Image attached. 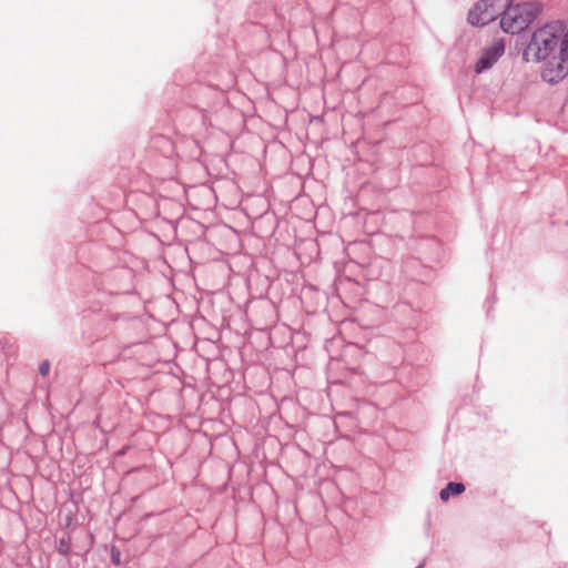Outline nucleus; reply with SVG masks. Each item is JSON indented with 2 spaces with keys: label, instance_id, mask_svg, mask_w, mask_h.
Returning a JSON list of instances; mask_svg holds the SVG:
<instances>
[{
  "label": "nucleus",
  "instance_id": "1a4fd4ad",
  "mask_svg": "<svg viewBox=\"0 0 568 568\" xmlns=\"http://www.w3.org/2000/svg\"><path fill=\"white\" fill-rule=\"evenodd\" d=\"M568 34V32H566Z\"/></svg>",
  "mask_w": 568,
  "mask_h": 568
},
{
  "label": "nucleus",
  "instance_id": "39448f33",
  "mask_svg": "<svg viewBox=\"0 0 568 568\" xmlns=\"http://www.w3.org/2000/svg\"><path fill=\"white\" fill-rule=\"evenodd\" d=\"M465 491V486L462 483H449L445 488L440 490V499L447 501L450 495H460Z\"/></svg>",
  "mask_w": 568,
  "mask_h": 568
},
{
  "label": "nucleus",
  "instance_id": "f03ea898",
  "mask_svg": "<svg viewBox=\"0 0 568 568\" xmlns=\"http://www.w3.org/2000/svg\"><path fill=\"white\" fill-rule=\"evenodd\" d=\"M540 10V6L536 2L510 4L501 13L500 27L507 33H519L537 18Z\"/></svg>",
  "mask_w": 568,
  "mask_h": 568
},
{
  "label": "nucleus",
  "instance_id": "0eeeda50",
  "mask_svg": "<svg viewBox=\"0 0 568 568\" xmlns=\"http://www.w3.org/2000/svg\"><path fill=\"white\" fill-rule=\"evenodd\" d=\"M113 560H114L116 564H119V558H118V556H114V557H113Z\"/></svg>",
  "mask_w": 568,
  "mask_h": 568
},
{
  "label": "nucleus",
  "instance_id": "6e6552de",
  "mask_svg": "<svg viewBox=\"0 0 568 568\" xmlns=\"http://www.w3.org/2000/svg\"><path fill=\"white\" fill-rule=\"evenodd\" d=\"M113 560H114L116 564H119V558H118V556H114V557H113Z\"/></svg>",
  "mask_w": 568,
  "mask_h": 568
},
{
  "label": "nucleus",
  "instance_id": "f257e3e1",
  "mask_svg": "<svg viewBox=\"0 0 568 568\" xmlns=\"http://www.w3.org/2000/svg\"><path fill=\"white\" fill-rule=\"evenodd\" d=\"M526 61H545L541 78L558 83L568 74V34L561 21H551L538 28L524 51Z\"/></svg>",
  "mask_w": 568,
  "mask_h": 568
},
{
  "label": "nucleus",
  "instance_id": "20e7f679",
  "mask_svg": "<svg viewBox=\"0 0 568 568\" xmlns=\"http://www.w3.org/2000/svg\"><path fill=\"white\" fill-rule=\"evenodd\" d=\"M505 43L503 39L494 40L487 45L480 53L478 60L475 63V72L483 73L489 70L504 54Z\"/></svg>",
  "mask_w": 568,
  "mask_h": 568
},
{
  "label": "nucleus",
  "instance_id": "7ed1b4c3",
  "mask_svg": "<svg viewBox=\"0 0 568 568\" xmlns=\"http://www.w3.org/2000/svg\"><path fill=\"white\" fill-rule=\"evenodd\" d=\"M499 11L497 0H480L469 11L468 21L474 26H485L494 21Z\"/></svg>",
  "mask_w": 568,
  "mask_h": 568
},
{
  "label": "nucleus",
  "instance_id": "423d86ee",
  "mask_svg": "<svg viewBox=\"0 0 568 568\" xmlns=\"http://www.w3.org/2000/svg\"><path fill=\"white\" fill-rule=\"evenodd\" d=\"M39 372L42 376H47L50 372V363L48 361H44L39 366Z\"/></svg>",
  "mask_w": 568,
  "mask_h": 568
}]
</instances>
